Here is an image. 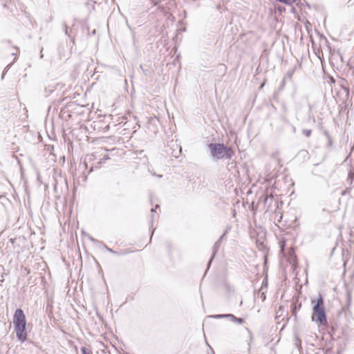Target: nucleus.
I'll return each mask as SVG.
<instances>
[{
	"label": "nucleus",
	"instance_id": "nucleus-1",
	"mask_svg": "<svg viewBox=\"0 0 354 354\" xmlns=\"http://www.w3.org/2000/svg\"><path fill=\"white\" fill-rule=\"evenodd\" d=\"M208 147L211 156L216 160L230 158L233 154L232 149L223 144L210 143Z\"/></svg>",
	"mask_w": 354,
	"mask_h": 354
},
{
	"label": "nucleus",
	"instance_id": "nucleus-2",
	"mask_svg": "<svg viewBox=\"0 0 354 354\" xmlns=\"http://www.w3.org/2000/svg\"><path fill=\"white\" fill-rule=\"evenodd\" d=\"M313 317H317L316 321L320 324L326 323V316L324 307V299L322 295H319L317 303L313 306Z\"/></svg>",
	"mask_w": 354,
	"mask_h": 354
},
{
	"label": "nucleus",
	"instance_id": "nucleus-3",
	"mask_svg": "<svg viewBox=\"0 0 354 354\" xmlns=\"http://www.w3.org/2000/svg\"><path fill=\"white\" fill-rule=\"evenodd\" d=\"M17 338L21 342L27 339V333L26 331V324L14 325Z\"/></svg>",
	"mask_w": 354,
	"mask_h": 354
},
{
	"label": "nucleus",
	"instance_id": "nucleus-4",
	"mask_svg": "<svg viewBox=\"0 0 354 354\" xmlns=\"http://www.w3.org/2000/svg\"><path fill=\"white\" fill-rule=\"evenodd\" d=\"M13 324H26V316L24 313V311L21 308L17 309L15 312L13 316Z\"/></svg>",
	"mask_w": 354,
	"mask_h": 354
},
{
	"label": "nucleus",
	"instance_id": "nucleus-5",
	"mask_svg": "<svg viewBox=\"0 0 354 354\" xmlns=\"http://www.w3.org/2000/svg\"><path fill=\"white\" fill-rule=\"evenodd\" d=\"M227 231H225L223 234V235L219 238V239L214 243V247H213V254H212V256L210 260L208 262V266H209V265H210V263H211V262L212 261V259L214 258V257L215 256V254L217 252L218 250L219 249L221 243L223 239H224L225 234H227Z\"/></svg>",
	"mask_w": 354,
	"mask_h": 354
},
{
	"label": "nucleus",
	"instance_id": "nucleus-6",
	"mask_svg": "<svg viewBox=\"0 0 354 354\" xmlns=\"http://www.w3.org/2000/svg\"><path fill=\"white\" fill-rule=\"evenodd\" d=\"M171 147L173 148L172 151L170 152V154L174 157H178L179 154L181 153V147L176 142H173L171 141Z\"/></svg>",
	"mask_w": 354,
	"mask_h": 354
},
{
	"label": "nucleus",
	"instance_id": "nucleus-7",
	"mask_svg": "<svg viewBox=\"0 0 354 354\" xmlns=\"http://www.w3.org/2000/svg\"><path fill=\"white\" fill-rule=\"evenodd\" d=\"M227 318L230 319L232 322L237 324H242L244 322V319L243 318H238L232 314H228Z\"/></svg>",
	"mask_w": 354,
	"mask_h": 354
},
{
	"label": "nucleus",
	"instance_id": "nucleus-8",
	"mask_svg": "<svg viewBox=\"0 0 354 354\" xmlns=\"http://www.w3.org/2000/svg\"><path fill=\"white\" fill-rule=\"evenodd\" d=\"M261 199L263 200L264 205H266L269 202L271 203L273 199V196L272 195L270 196H263L261 198Z\"/></svg>",
	"mask_w": 354,
	"mask_h": 354
},
{
	"label": "nucleus",
	"instance_id": "nucleus-9",
	"mask_svg": "<svg viewBox=\"0 0 354 354\" xmlns=\"http://www.w3.org/2000/svg\"><path fill=\"white\" fill-rule=\"evenodd\" d=\"M81 352H82V354H93L92 351L90 349H88L84 346L81 348Z\"/></svg>",
	"mask_w": 354,
	"mask_h": 354
},
{
	"label": "nucleus",
	"instance_id": "nucleus-10",
	"mask_svg": "<svg viewBox=\"0 0 354 354\" xmlns=\"http://www.w3.org/2000/svg\"><path fill=\"white\" fill-rule=\"evenodd\" d=\"M227 316H228V314L214 315L211 317L213 318H215V319H221V318H227Z\"/></svg>",
	"mask_w": 354,
	"mask_h": 354
},
{
	"label": "nucleus",
	"instance_id": "nucleus-11",
	"mask_svg": "<svg viewBox=\"0 0 354 354\" xmlns=\"http://www.w3.org/2000/svg\"><path fill=\"white\" fill-rule=\"evenodd\" d=\"M302 133L305 136L310 137L311 136L312 131L310 129H303Z\"/></svg>",
	"mask_w": 354,
	"mask_h": 354
},
{
	"label": "nucleus",
	"instance_id": "nucleus-12",
	"mask_svg": "<svg viewBox=\"0 0 354 354\" xmlns=\"http://www.w3.org/2000/svg\"><path fill=\"white\" fill-rule=\"evenodd\" d=\"M279 244H280L281 252H283L285 245H286L285 241H280Z\"/></svg>",
	"mask_w": 354,
	"mask_h": 354
},
{
	"label": "nucleus",
	"instance_id": "nucleus-13",
	"mask_svg": "<svg viewBox=\"0 0 354 354\" xmlns=\"http://www.w3.org/2000/svg\"><path fill=\"white\" fill-rule=\"evenodd\" d=\"M326 136L328 137V146H331L332 140H331L330 136H328V134L327 133H326Z\"/></svg>",
	"mask_w": 354,
	"mask_h": 354
},
{
	"label": "nucleus",
	"instance_id": "nucleus-14",
	"mask_svg": "<svg viewBox=\"0 0 354 354\" xmlns=\"http://www.w3.org/2000/svg\"><path fill=\"white\" fill-rule=\"evenodd\" d=\"M105 248L107 251H109V252L111 253H113V254H116V252L115 251H113L112 249L105 246Z\"/></svg>",
	"mask_w": 354,
	"mask_h": 354
},
{
	"label": "nucleus",
	"instance_id": "nucleus-15",
	"mask_svg": "<svg viewBox=\"0 0 354 354\" xmlns=\"http://www.w3.org/2000/svg\"><path fill=\"white\" fill-rule=\"evenodd\" d=\"M88 160H91V157L87 156L86 158H85V160H84V165L85 167H87V165H86V162Z\"/></svg>",
	"mask_w": 354,
	"mask_h": 354
},
{
	"label": "nucleus",
	"instance_id": "nucleus-16",
	"mask_svg": "<svg viewBox=\"0 0 354 354\" xmlns=\"http://www.w3.org/2000/svg\"><path fill=\"white\" fill-rule=\"evenodd\" d=\"M109 158V156H108L107 155H104V156H103L102 160H108Z\"/></svg>",
	"mask_w": 354,
	"mask_h": 354
},
{
	"label": "nucleus",
	"instance_id": "nucleus-17",
	"mask_svg": "<svg viewBox=\"0 0 354 354\" xmlns=\"http://www.w3.org/2000/svg\"><path fill=\"white\" fill-rule=\"evenodd\" d=\"M18 51H19V48H16V53H12V55L16 56L17 53H18Z\"/></svg>",
	"mask_w": 354,
	"mask_h": 354
},
{
	"label": "nucleus",
	"instance_id": "nucleus-18",
	"mask_svg": "<svg viewBox=\"0 0 354 354\" xmlns=\"http://www.w3.org/2000/svg\"><path fill=\"white\" fill-rule=\"evenodd\" d=\"M261 297L263 298V299H266V295L263 292L261 294Z\"/></svg>",
	"mask_w": 354,
	"mask_h": 354
},
{
	"label": "nucleus",
	"instance_id": "nucleus-19",
	"mask_svg": "<svg viewBox=\"0 0 354 354\" xmlns=\"http://www.w3.org/2000/svg\"><path fill=\"white\" fill-rule=\"evenodd\" d=\"M91 240L93 242H95V241H96V240H95V239H94L93 238H91Z\"/></svg>",
	"mask_w": 354,
	"mask_h": 354
},
{
	"label": "nucleus",
	"instance_id": "nucleus-20",
	"mask_svg": "<svg viewBox=\"0 0 354 354\" xmlns=\"http://www.w3.org/2000/svg\"><path fill=\"white\" fill-rule=\"evenodd\" d=\"M65 33H66V35H68V30H67V28H66V29H65Z\"/></svg>",
	"mask_w": 354,
	"mask_h": 354
},
{
	"label": "nucleus",
	"instance_id": "nucleus-21",
	"mask_svg": "<svg viewBox=\"0 0 354 354\" xmlns=\"http://www.w3.org/2000/svg\"><path fill=\"white\" fill-rule=\"evenodd\" d=\"M247 330L248 331L250 335H251V331L249 329H248V328H247Z\"/></svg>",
	"mask_w": 354,
	"mask_h": 354
},
{
	"label": "nucleus",
	"instance_id": "nucleus-22",
	"mask_svg": "<svg viewBox=\"0 0 354 354\" xmlns=\"http://www.w3.org/2000/svg\"><path fill=\"white\" fill-rule=\"evenodd\" d=\"M151 211V212H154L156 211V209L152 208Z\"/></svg>",
	"mask_w": 354,
	"mask_h": 354
},
{
	"label": "nucleus",
	"instance_id": "nucleus-23",
	"mask_svg": "<svg viewBox=\"0 0 354 354\" xmlns=\"http://www.w3.org/2000/svg\"><path fill=\"white\" fill-rule=\"evenodd\" d=\"M270 205L268 206V207L266 208V211H268L269 209Z\"/></svg>",
	"mask_w": 354,
	"mask_h": 354
},
{
	"label": "nucleus",
	"instance_id": "nucleus-24",
	"mask_svg": "<svg viewBox=\"0 0 354 354\" xmlns=\"http://www.w3.org/2000/svg\"><path fill=\"white\" fill-rule=\"evenodd\" d=\"M40 57L42 58L43 57V54L41 53L40 54Z\"/></svg>",
	"mask_w": 354,
	"mask_h": 354
},
{
	"label": "nucleus",
	"instance_id": "nucleus-25",
	"mask_svg": "<svg viewBox=\"0 0 354 354\" xmlns=\"http://www.w3.org/2000/svg\"><path fill=\"white\" fill-rule=\"evenodd\" d=\"M209 348H210V349H211V351H212V354H214V351H213L212 348L211 347H209Z\"/></svg>",
	"mask_w": 354,
	"mask_h": 354
},
{
	"label": "nucleus",
	"instance_id": "nucleus-26",
	"mask_svg": "<svg viewBox=\"0 0 354 354\" xmlns=\"http://www.w3.org/2000/svg\"><path fill=\"white\" fill-rule=\"evenodd\" d=\"M1 78H2V79H3V78H4V73H3Z\"/></svg>",
	"mask_w": 354,
	"mask_h": 354
},
{
	"label": "nucleus",
	"instance_id": "nucleus-27",
	"mask_svg": "<svg viewBox=\"0 0 354 354\" xmlns=\"http://www.w3.org/2000/svg\"><path fill=\"white\" fill-rule=\"evenodd\" d=\"M158 207H159V205H156V208H158Z\"/></svg>",
	"mask_w": 354,
	"mask_h": 354
},
{
	"label": "nucleus",
	"instance_id": "nucleus-28",
	"mask_svg": "<svg viewBox=\"0 0 354 354\" xmlns=\"http://www.w3.org/2000/svg\"><path fill=\"white\" fill-rule=\"evenodd\" d=\"M153 232H154V229L152 230V234H153ZM152 235H153V234H151V236H152Z\"/></svg>",
	"mask_w": 354,
	"mask_h": 354
},
{
	"label": "nucleus",
	"instance_id": "nucleus-29",
	"mask_svg": "<svg viewBox=\"0 0 354 354\" xmlns=\"http://www.w3.org/2000/svg\"><path fill=\"white\" fill-rule=\"evenodd\" d=\"M353 242L354 243V240L353 241Z\"/></svg>",
	"mask_w": 354,
	"mask_h": 354
}]
</instances>
